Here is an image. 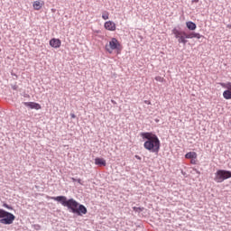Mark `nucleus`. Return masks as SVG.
I'll return each instance as SVG.
<instances>
[{
    "mask_svg": "<svg viewBox=\"0 0 231 231\" xmlns=\"http://www.w3.org/2000/svg\"><path fill=\"white\" fill-rule=\"evenodd\" d=\"M102 19H104V21H107V19H109V12L104 11L102 13Z\"/></svg>",
    "mask_w": 231,
    "mask_h": 231,
    "instance_id": "dca6fc26",
    "label": "nucleus"
},
{
    "mask_svg": "<svg viewBox=\"0 0 231 231\" xmlns=\"http://www.w3.org/2000/svg\"><path fill=\"white\" fill-rule=\"evenodd\" d=\"M155 80L157 82H164L165 81V79L162 78V76H156L155 77Z\"/></svg>",
    "mask_w": 231,
    "mask_h": 231,
    "instance_id": "a211bd4d",
    "label": "nucleus"
},
{
    "mask_svg": "<svg viewBox=\"0 0 231 231\" xmlns=\"http://www.w3.org/2000/svg\"><path fill=\"white\" fill-rule=\"evenodd\" d=\"M77 181H78V183H79V185H82V180L78 179Z\"/></svg>",
    "mask_w": 231,
    "mask_h": 231,
    "instance_id": "5701e85b",
    "label": "nucleus"
},
{
    "mask_svg": "<svg viewBox=\"0 0 231 231\" xmlns=\"http://www.w3.org/2000/svg\"><path fill=\"white\" fill-rule=\"evenodd\" d=\"M71 118H75V114H72V115H71Z\"/></svg>",
    "mask_w": 231,
    "mask_h": 231,
    "instance_id": "a878e982",
    "label": "nucleus"
},
{
    "mask_svg": "<svg viewBox=\"0 0 231 231\" xmlns=\"http://www.w3.org/2000/svg\"><path fill=\"white\" fill-rule=\"evenodd\" d=\"M95 164L96 165H102L103 167H106V162L104 160V158H96L95 159Z\"/></svg>",
    "mask_w": 231,
    "mask_h": 231,
    "instance_id": "f8f14e48",
    "label": "nucleus"
},
{
    "mask_svg": "<svg viewBox=\"0 0 231 231\" xmlns=\"http://www.w3.org/2000/svg\"><path fill=\"white\" fill-rule=\"evenodd\" d=\"M144 104H147L148 106H151V101L145 100V101H144Z\"/></svg>",
    "mask_w": 231,
    "mask_h": 231,
    "instance_id": "412c9836",
    "label": "nucleus"
},
{
    "mask_svg": "<svg viewBox=\"0 0 231 231\" xmlns=\"http://www.w3.org/2000/svg\"><path fill=\"white\" fill-rule=\"evenodd\" d=\"M221 88L227 89V91H231V82L227 83H220Z\"/></svg>",
    "mask_w": 231,
    "mask_h": 231,
    "instance_id": "2eb2a0df",
    "label": "nucleus"
},
{
    "mask_svg": "<svg viewBox=\"0 0 231 231\" xmlns=\"http://www.w3.org/2000/svg\"><path fill=\"white\" fill-rule=\"evenodd\" d=\"M105 50L110 55L114 51L116 55H120V53H122V50H124V47L122 46V43L118 41V39L111 38L108 44L105 46Z\"/></svg>",
    "mask_w": 231,
    "mask_h": 231,
    "instance_id": "7ed1b4c3",
    "label": "nucleus"
},
{
    "mask_svg": "<svg viewBox=\"0 0 231 231\" xmlns=\"http://www.w3.org/2000/svg\"><path fill=\"white\" fill-rule=\"evenodd\" d=\"M187 39H195L196 38V32H189L186 33Z\"/></svg>",
    "mask_w": 231,
    "mask_h": 231,
    "instance_id": "f3484780",
    "label": "nucleus"
},
{
    "mask_svg": "<svg viewBox=\"0 0 231 231\" xmlns=\"http://www.w3.org/2000/svg\"><path fill=\"white\" fill-rule=\"evenodd\" d=\"M231 178V171L225 170H218L215 174V181L217 183H223L225 180Z\"/></svg>",
    "mask_w": 231,
    "mask_h": 231,
    "instance_id": "39448f33",
    "label": "nucleus"
},
{
    "mask_svg": "<svg viewBox=\"0 0 231 231\" xmlns=\"http://www.w3.org/2000/svg\"><path fill=\"white\" fill-rule=\"evenodd\" d=\"M4 207H5V208H12L8 206V204H5Z\"/></svg>",
    "mask_w": 231,
    "mask_h": 231,
    "instance_id": "393cba45",
    "label": "nucleus"
},
{
    "mask_svg": "<svg viewBox=\"0 0 231 231\" xmlns=\"http://www.w3.org/2000/svg\"><path fill=\"white\" fill-rule=\"evenodd\" d=\"M141 136L143 140H146L143 143L144 149L150 152H160V139L158 135L151 133L145 132L142 133Z\"/></svg>",
    "mask_w": 231,
    "mask_h": 231,
    "instance_id": "f03ea898",
    "label": "nucleus"
},
{
    "mask_svg": "<svg viewBox=\"0 0 231 231\" xmlns=\"http://www.w3.org/2000/svg\"><path fill=\"white\" fill-rule=\"evenodd\" d=\"M203 35H201L199 32H195V39H201Z\"/></svg>",
    "mask_w": 231,
    "mask_h": 231,
    "instance_id": "aec40b11",
    "label": "nucleus"
},
{
    "mask_svg": "<svg viewBox=\"0 0 231 231\" xmlns=\"http://www.w3.org/2000/svg\"><path fill=\"white\" fill-rule=\"evenodd\" d=\"M105 30H107V32H116V23L113 21H106L104 23Z\"/></svg>",
    "mask_w": 231,
    "mask_h": 231,
    "instance_id": "0eeeda50",
    "label": "nucleus"
},
{
    "mask_svg": "<svg viewBox=\"0 0 231 231\" xmlns=\"http://www.w3.org/2000/svg\"><path fill=\"white\" fill-rule=\"evenodd\" d=\"M186 26L188 29L191 30L192 32H194L196 28H198V26L194 23V22H187Z\"/></svg>",
    "mask_w": 231,
    "mask_h": 231,
    "instance_id": "ddd939ff",
    "label": "nucleus"
},
{
    "mask_svg": "<svg viewBox=\"0 0 231 231\" xmlns=\"http://www.w3.org/2000/svg\"><path fill=\"white\" fill-rule=\"evenodd\" d=\"M23 106H25V107H29V109H36V111H39V109H42L41 104L36 102H24Z\"/></svg>",
    "mask_w": 231,
    "mask_h": 231,
    "instance_id": "6e6552de",
    "label": "nucleus"
},
{
    "mask_svg": "<svg viewBox=\"0 0 231 231\" xmlns=\"http://www.w3.org/2000/svg\"><path fill=\"white\" fill-rule=\"evenodd\" d=\"M72 181H77V179H75V178H72Z\"/></svg>",
    "mask_w": 231,
    "mask_h": 231,
    "instance_id": "bb28decb",
    "label": "nucleus"
},
{
    "mask_svg": "<svg viewBox=\"0 0 231 231\" xmlns=\"http://www.w3.org/2000/svg\"><path fill=\"white\" fill-rule=\"evenodd\" d=\"M49 44L51 48L59 49L60 48L62 42L60 41V39L52 38L51 39Z\"/></svg>",
    "mask_w": 231,
    "mask_h": 231,
    "instance_id": "1a4fd4ad",
    "label": "nucleus"
},
{
    "mask_svg": "<svg viewBox=\"0 0 231 231\" xmlns=\"http://www.w3.org/2000/svg\"><path fill=\"white\" fill-rule=\"evenodd\" d=\"M172 33L177 38L178 42L180 44H187V32L184 31H180L177 28L172 30Z\"/></svg>",
    "mask_w": 231,
    "mask_h": 231,
    "instance_id": "423d86ee",
    "label": "nucleus"
},
{
    "mask_svg": "<svg viewBox=\"0 0 231 231\" xmlns=\"http://www.w3.org/2000/svg\"><path fill=\"white\" fill-rule=\"evenodd\" d=\"M223 97L226 100H230L231 99V91L230 90L224 91Z\"/></svg>",
    "mask_w": 231,
    "mask_h": 231,
    "instance_id": "4468645a",
    "label": "nucleus"
},
{
    "mask_svg": "<svg viewBox=\"0 0 231 231\" xmlns=\"http://www.w3.org/2000/svg\"><path fill=\"white\" fill-rule=\"evenodd\" d=\"M185 158L187 160H196V158H198V153H196V152H189L185 154Z\"/></svg>",
    "mask_w": 231,
    "mask_h": 231,
    "instance_id": "9b49d317",
    "label": "nucleus"
},
{
    "mask_svg": "<svg viewBox=\"0 0 231 231\" xmlns=\"http://www.w3.org/2000/svg\"><path fill=\"white\" fill-rule=\"evenodd\" d=\"M133 210H134V212H143V208L134 207Z\"/></svg>",
    "mask_w": 231,
    "mask_h": 231,
    "instance_id": "6ab92c4d",
    "label": "nucleus"
},
{
    "mask_svg": "<svg viewBox=\"0 0 231 231\" xmlns=\"http://www.w3.org/2000/svg\"><path fill=\"white\" fill-rule=\"evenodd\" d=\"M195 1V3H199V0H194Z\"/></svg>",
    "mask_w": 231,
    "mask_h": 231,
    "instance_id": "cd10ccee",
    "label": "nucleus"
},
{
    "mask_svg": "<svg viewBox=\"0 0 231 231\" xmlns=\"http://www.w3.org/2000/svg\"><path fill=\"white\" fill-rule=\"evenodd\" d=\"M51 199H53L54 201H59L63 207H68L73 214H77L78 216L88 214V208H85L84 205L79 204V202H77V200L73 199H68L64 196H58L51 197Z\"/></svg>",
    "mask_w": 231,
    "mask_h": 231,
    "instance_id": "f257e3e1",
    "label": "nucleus"
},
{
    "mask_svg": "<svg viewBox=\"0 0 231 231\" xmlns=\"http://www.w3.org/2000/svg\"><path fill=\"white\" fill-rule=\"evenodd\" d=\"M136 160H142V157H140L139 155H135Z\"/></svg>",
    "mask_w": 231,
    "mask_h": 231,
    "instance_id": "b1692460",
    "label": "nucleus"
},
{
    "mask_svg": "<svg viewBox=\"0 0 231 231\" xmlns=\"http://www.w3.org/2000/svg\"><path fill=\"white\" fill-rule=\"evenodd\" d=\"M15 221V215L0 208V223L1 225H13Z\"/></svg>",
    "mask_w": 231,
    "mask_h": 231,
    "instance_id": "20e7f679",
    "label": "nucleus"
},
{
    "mask_svg": "<svg viewBox=\"0 0 231 231\" xmlns=\"http://www.w3.org/2000/svg\"><path fill=\"white\" fill-rule=\"evenodd\" d=\"M190 163H192L193 165H196V160L192 159V160L190 161Z\"/></svg>",
    "mask_w": 231,
    "mask_h": 231,
    "instance_id": "4be33fe9",
    "label": "nucleus"
},
{
    "mask_svg": "<svg viewBox=\"0 0 231 231\" xmlns=\"http://www.w3.org/2000/svg\"><path fill=\"white\" fill-rule=\"evenodd\" d=\"M42 6H44V2L41 0H36L32 4V8H34V10H41Z\"/></svg>",
    "mask_w": 231,
    "mask_h": 231,
    "instance_id": "9d476101",
    "label": "nucleus"
}]
</instances>
